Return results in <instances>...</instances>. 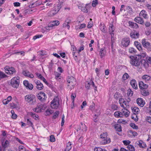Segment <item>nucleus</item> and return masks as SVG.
<instances>
[{
  "label": "nucleus",
  "instance_id": "1",
  "mask_svg": "<svg viewBox=\"0 0 151 151\" xmlns=\"http://www.w3.org/2000/svg\"><path fill=\"white\" fill-rule=\"evenodd\" d=\"M68 86L70 90L73 89L76 84V79L73 76H68L67 78Z\"/></svg>",
  "mask_w": 151,
  "mask_h": 151
},
{
  "label": "nucleus",
  "instance_id": "2",
  "mask_svg": "<svg viewBox=\"0 0 151 151\" xmlns=\"http://www.w3.org/2000/svg\"><path fill=\"white\" fill-rule=\"evenodd\" d=\"M130 63L132 65L136 67H138L140 63L139 58L137 56H130Z\"/></svg>",
  "mask_w": 151,
  "mask_h": 151
},
{
  "label": "nucleus",
  "instance_id": "3",
  "mask_svg": "<svg viewBox=\"0 0 151 151\" xmlns=\"http://www.w3.org/2000/svg\"><path fill=\"white\" fill-rule=\"evenodd\" d=\"M19 83V77L18 76L14 77L11 80L10 84L14 88L18 87Z\"/></svg>",
  "mask_w": 151,
  "mask_h": 151
},
{
  "label": "nucleus",
  "instance_id": "4",
  "mask_svg": "<svg viewBox=\"0 0 151 151\" xmlns=\"http://www.w3.org/2000/svg\"><path fill=\"white\" fill-rule=\"evenodd\" d=\"M59 105V100L58 97H55L51 102L50 106L52 109H57Z\"/></svg>",
  "mask_w": 151,
  "mask_h": 151
},
{
  "label": "nucleus",
  "instance_id": "5",
  "mask_svg": "<svg viewBox=\"0 0 151 151\" xmlns=\"http://www.w3.org/2000/svg\"><path fill=\"white\" fill-rule=\"evenodd\" d=\"M35 96L33 94H27L24 97V100L28 103H32L35 101Z\"/></svg>",
  "mask_w": 151,
  "mask_h": 151
},
{
  "label": "nucleus",
  "instance_id": "6",
  "mask_svg": "<svg viewBox=\"0 0 151 151\" xmlns=\"http://www.w3.org/2000/svg\"><path fill=\"white\" fill-rule=\"evenodd\" d=\"M142 43L143 47L147 49L148 51H151V45L148 42H146L145 39L142 40Z\"/></svg>",
  "mask_w": 151,
  "mask_h": 151
},
{
  "label": "nucleus",
  "instance_id": "7",
  "mask_svg": "<svg viewBox=\"0 0 151 151\" xmlns=\"http://www.w3.org/2000/svg\"><path fill=\"white\" fill-rule=\"evenodd\" d=\"M130 42V39L129 37H124L122 40L120 44L122 46L126 47L129 45Z\"/></svg>",
  "mask_w": 151,
  "mask_h": 151
},
{
  "label": "nucleus",
  "instance_id": "8",
  "mask_svg": "<svg viewBox=\"0 0 151 151\" xmlns=\"http://www.w3.org/2000/svg\"><path fill=\"white\" fill-rule=\"evenodd\" d=\"M37 96L38 99L41 101H45L47 98L46 95L43 92L39 93L37 95Z\"/></svg>",
  "mask_w": 151,
  "mask_h": 151
},
{
  "label": "nucleus",
  "instance_id": "9",
  "mask_svg": "<svg viewBox=\"0 0 151 151\" xmlns=\"http://www.w3.org/2000/svg\"><path fill=\"white\" fill-rule=\"evenodd\" d=\"M4 69L6 73L8 74H12L16 72L15 69L13 67H9L6 66L4 67Z\"/></svg>",
  "mask_w": 151,
  "mask_h": 151
},
{
  "label": "nucleus",
  "instance_id": "10",
  "mask_svg": "<svg viewBox=\"0 0 151 151\" xmlns=\"http://www.w3.org/2000/svg\"><path fill=\"white\" fill-rule=\"evenodd\" d=\"M45 109V106L44 104H38L37 107L34 108L33 110L37 112H40L42 110H44Z\"/></svg>",
  "mask_w": 151,
  "mask_h": 151
},
{
  "label": "nucleus",
  "instance_id": "11",
  "mask_svg": "<svg viewBox=\"0 0 151 151\" xmlns=\"http://www.w3.org/2000/svg\"><path fill=\"white\" fill-rule=\"evenodd\" d=\"M135 144L138 145L140 148H145L147 147L146 143L141 140L137 141L136 142Z\"/></svg>",
  "mask_w": 151,
  "mask_h": 151
},
{
  "label": "nucleus",
  "instance_id": "12",
  "mask_svg": "<svg viewBox=\"0 0 151 151\" xmlns=\"http://www.w3.org/2000/svg\"><path fill=\"white\" fill-rule=\"evenodd\" d=\"M115 30L113 24L110 25L109 27V32L111 35V41H112V38H114V31Z\"/></svg>",
  "mask_w": 151,
  "mask_h": 151
},
{
  "label": "nucleus",
  "instance_id": "13",
  "mask_svg": "<svg viewBox=\"0 0 151 151\" xmlns=\"http://www.w3.org/2000/svg\"><path fill=\"white\" fill-rule=\"evenodd\" d=\"M23 83L27 89L32 90L33 88V85L31 83H29V82L25 80L24 81Z\"/></svg>",
  "mask_w": 151,
  "mask_h": 151
},
{
  "label": "nucleus",
  "instance_id": "14",
  "mask_svg": "<svg viewBox=\"0 0 151 151\" xmlns=\"http://www.w3.org/2000/svg\"><path fill=\"white\" fill-rule=\"evenodd\" d=\"M88 5V4H86L85 5L83 4L79 6L78 7L83 12L87 13L88 12L87 9Z\"/></svg>",
  "mask_w": 151,
  "mask_h": 151
},
{
  "label": "nucleus",
  "instance_id": "15",
  "mask_svg": "<svg viewBox=\"0 0 151 151\" xmlns=\"http://www.w3.org/2000/svg\"><path fill=\"white\" fill-rule=\"evenodd\" d=\"M137 104L141 107H143L145 104V101L142 98H138L137 100Z\"/></svg>",
  "mask_w": 151,
  "mask_h": 151
},
{
  "label": "nucleus",
  "instance_id": "16",
  "mask_svg": "<svg viewBox=\"0 0 151 151\" xmlns=\"http://www.w3.org/2000/svg\"><path fill=\"white\" fill-rule=\"evenodd\" d=\"M139 88L141 90L147 89L148 87V85L145 84L142 81H141L139 82Z\"/></svg>",
  "mask_w": 151,
  "mask_h": 151
},
{
  "label": "nucleus",
  "instance_id": "17",
  "mask_svg": "<svg viewBox=\"0 0 151 151\" xmlns=\"http://www.w3.org/2000/svg\"><path fill=\"white\" fill-rule=\"evenodd\" d=\"M139 35V32H136V31L132 32L130 34V36L132 38H138Z\"/></svg>",
  "mask_w": 151,
  "mask_h": 151
},
{
  "label": "nucleus",
  "instance_id": "18",
  "mask_svg": "<svg viewBox=\"0 0 151 151\" xmlns=\"http://www.w3.org/2000/svg\"><path fill=\"white\" fill-rule=\"evenodd\" d=\"M121 111L122 113L123 116H125L126 117H128L129 115L130 112L126 108H124L122 109L121 110Z\"/></svg>",
  "mask_w": 151,
  "mask_h": 151
},
{
  "label": "nucleus",
  "instance_id": "19",
  "mask_svg": "<svg viewBox=\"0 0 151 151\" xmlns=\"http://www.w3.org/2000/svg\"><path fill=\"white\" fill-rule=\"evenodd\" d=\"M22 73L24 76L28 77L31 78H32L34 77V76L33 74L27 70H24L22 72Z\"/></svg>",
  "mask_w": 151,
  "mask_h": 151
},
{
  "label": "nucleus",
  "instance_id": "20",
  "mask_svg": "<svg viewBox=\"0 0 151 151\" xmlns=\"http://www.w3.org/2000/svg\"><path fill=\"white\" fill-rule=\"evenodd\" d=\"M139 16L142 17L145 19H147L148 17V14L146 11L144 10H142L140 12Z\"/></svg>",
  "mask_w": 151,
  "mask_h": 151
},
{
  "label": "nucleus",
  "instance_id": "21",
  "mask_svg": "<svg viewBox=\"0 0 151 151\" xmlns=\"http://www.w3.org/2000/svg\"><path fill=\"white\" fill-rule=\"evenodd\" d=\"M71 22V21L70 19H67L64 22L63 24V27H67L68 29H69L70 28V26L69 24Z\"/></svg>",
  "mask_w": 151,
  "mask_h": 151
},
{
  "label": "nucleus",
  "instance_id": "22",
  "mask_svg": "<svg viewBox=\"0 0 151 151\" xmlns=\"http://www.w3.org/2000/svg\"><path fill=\"white\" fill-rule=\"evenodd\" d=\"M128 24L129 26L132 28L137 29L139 27L138 24L136 23L129 21Z\"/></svg>",
  "mask_w": 151,
  "mask_h": 151
},
{
  "label": "nucleus",
  "instance_id": "23",
  "mask_svg": "<svg viewBox=\"0 0 151 151\" xmlns=\"http://www.w3.org/2000/svg\"><path fill=\"white\" fill-rule=\"evenodd\" d=\"M135 22L141 24H144V20L141 17H136L134 19Z\"/></svg>",
  "mask_w": 151,
  "mask_h": 151
},
{
  "label": "nucleus",
  "instance_id": "24",
  "mask_svg": "<svg viewBox=\"0 0 151 151\" xmlns=\"http://www.w3.org/2000/svg\"><path fill=\"white\" fill-rule=\"evenodd\" d=\"M110 142V138L107 137L103 139L101 143V145H104L109 144Z\"/></svg>",
  "mask_w": 151,
  "mask_h": 151
},
{
  "label": "nucleus",
  "instance_id": "25",
  "mask_svg": "<svg viewBox=\"0 0 151 151\" xmlns=\"http://www.w3.org/2000/svg\"><path fill=\"white\" fill-rule=\"evenodd\" d=\"M106 51L104 48H101L99 54L101 58L104 57L106 55Z\"/></svg>",
  "mask_w": 151,
  "mask_h": 151
},
{
  "label": "nucleus",
  "instance_id": "26",
  "mask_svg": "<svg viewBox=\"0 0 151 151\" xmlns=\"http://www.w3.org/2000/svg\"><path fill=\"white\" fill-rule=\"evenodd\" d=\"M37 88L39 90H41L43 88V84L39 81H37L36 82Z\"/></svg>",
  "mask_w": 151,
  "mask_h": 151
},
{
  "label": "nucleus",
  "instance_id": "27",
  "mask_svg": "<svg viewBox=\"0 0 151 151\" xmlns=\"http://www.w3.org/2000/svg\"><path fill=\"white\" fill-rule=\"evenodd\" d=\"M130 84L132 88L135 89L138 88L137 84L136 81L134 79H132L130 81Z\"/></svg>",
  "mask_w": 151,
  "mask_h": 151
},
{
  "label": "nucleus",
  "instance_id": "28",
  "mask_svg": "<svg viewBox=\"0 0 151 151\" xmlns=\"http://www.w3.org/2000/svg\"><path fill=\"white\" fill-rule=\"evenodd\" d=\"M122 112L120 111H116L114 113V116L116 118H119V117L122 118L123 117V114Z\"/></svg>",
  "mask_w": 151,
  "mask_h": 151
},
{
  "label": "nucleus",
  "instance_id": "29",
  "mask_svg": "<svg viewBox=\"0 0 151 151\" xmlns=\"http://www.w3.org/2000/svg\"><path fill=\"white\" fill-rule=\"evenodd\" d=\"M134 44L138 50L140 51H142V47L140 43L137 41H135L134 42Z\"/></svg>",
  "mask_w": 151,
  "mask_h": 151
},
{
  "label": "nucleus",
  "instance_id": "30",
  "mask_svg": "<svg viewBox=\"0 0 151 151\" xmlns=\"http://www.w3.org/2000/svg\"><path fill=\"white\" fill-rule=\"evenodd\" d=\"M142 79L146 82L149 81L151 78V76L147 75H144L142 77Z\"/></svg>",
  "mask_w": 151,
  "mask_h": 151
},
{
  "label": "nucleus",
  "instance_id": "31",
  "mask_svg": "<svg viewBox=\"0 0 151 151\" xmlns=\"http://www.w3.org/2000/svg\"><path fill=\"white\" fill-rule=\"evenodd\" d=\"M81 126H80V128L79 129H78L77 131H78V130H81L83 132H86L87 130V127L85 124H83L82 122H81Z\"/></svg>",
  "mask_w": 151,
  "mask_h": 151
},
{
  "label": "nucleus",
  "instance_id": "32",
  "mask_svg": "<svg viewBox=\"0 0 151 151\" xmlns=\"http://www.w3.org/2000/svg\"><path fill=\"white\" fill-rule=\"evenodd\" d=\"M49 23L51 26L53 27L54 26H58L60 24V23L59 21L56 20L53 21Z\"/></svg>",
  "mask_w": 151,
  "mask_h": 151
},
{
  "label": "nucleus",
  "instance_id": "33",
  "mask_svg": "<svg viewBox=\"0 0 151 151\" xmlns=\"http://www.w3.org/2000/svg\"><path fill=\"white\" fill-rule=\"evenodd\" d=\"M141 94L144 96H146L149 95V92L147 89L141 90Z\"/></svg>",
  "mask_w": 151,
  "mask_h": 151
},
{
  "label": "nucleus",
  "instance_id": "34",
  "mask_svg": "<svg viewBox=\"0 0 151 151\" xmlns=\"http://www.w3.org/2000/svg\"><path fill=\"white\" fill-rule=\"evenodd\" d=\"M131 9L130 6H127L126 7L124 5H122L121 6L120 11L122 12V11H125L126 10H129Z\"/></svg>",
  "mask_w": 151,
  "mask_h": 151
},
{
  "label": "nucleus",
  "instance_id": "35",
  "mask_svg": "<svg viewBox=\"0 0 151 151\" xmlns=\"http://www.w3.org/2000/svg\"><path fill=\"white\" fill-rule=\"evenodd\" d=\"M1 143L2 147L4 148L7 147L9 145V142L7 140H6L4 142L2 141Z\"/></svg>",
  "mask_w": 151,
  "mask_h": 151
},
{
  "label": "nucleus",
  "instance_id": "36",
  "mask_svg": "<svg viewBox=\"0 0 151 151\" xmlns=\"http://www.w3.org/2000/svg\"><path fill=\"white\" fill-rule=\"evenodd\" d=\"M71 144L70 142H69L67 143L66 147L64 151H70L72 148Z\"/></svg>",
  "mask_w": 151,
  "mask_h": 151
},
{
  "label": "nucleus",
  "instance_id": "37",
  "mask_svg": "<svg viewBox=\"0 0 151 151\" xmlns=\"http://www.w3.org/2000/svg\"><path fill=\"white\" fill-rule=\"evenodd\" d=\"M132 109L133 114H138L140 110L137 107H134Z\"/></svg>",
  "mask_w": 151,
  "mask_h": 151
},
{
  "label": "nucleus",
  "instance_id": "38",
  "mask_svg": "<svg viewBox=\"0 0 151 151\" xmlns=\"http://www.w3.org/2000/svg\"><path fill=\"white\" fill-rule=\"evenodd\" d=\"M146 60L147 63H145L144 64V66L145 68H147L148 67V63L151 64V57H147L146 58Z\"/></svg>",
  "mask_w": 151,
  "mask_h": 151
},
{
  "label": "nucleus",
  "instance_id": "39",
  "mask_svg": "<svg viewBox=\"0 0 151 151\" xmlns=\"http://www.w3.org/2000/svg\"><path fill=\"white\" fill-rule=\"evenodd\" d=\"M114 128L116 129V131L120 132L122 131V127L121 126L118 124H116L114 126Z\"/></svg>",
  "mask_w": 151,
  "mask_h": 151
},
{
  "label": "nucleus",
  "instance_id": "40",
  "mask_svg": "<svg viewBox=\"0 0 151 151\" xmlns=\"http://www.w3.org/2000/svg\"><path fill=\"white\" fill-rule=\"evenodd\" d=\"M129 52L131 54H135L137 52L136 50L133 47H130L129 49Z\"/></svg>",
  "mask_w": 151,
  "mask_h": 151
},
{
  "label": "nucleus",
  "instance_id": "41",
  "mask_svg": "<svg viewBox=\"0 0 151 151\" xmlns=\"http://www.w3.org/2000/svg\"><path fill=\"white\" fill-rule=\"evenodd\" d=\"M32 10L30 9H26L24 10L23 14L24 15H25L27 14H29L32 13Z\"/></svg>",
  "mask_w": 151,
  "mask_h": 151
},
{
  "label": "nucleus",
  "instance_id": "42",
  "mask_svg": "<svg viewBox=\"0 0 151 151\" xmlns=\"http://www.w3.org/2000/svg\"><path fill=\"white\" fill-rule=\"evenodd\" d=\"M125 101L124 99L123 98H120L119 99V103L120 104L121 106L123 108H125V106L123 104Z\"/></svg>",
  "mask_w": 151,
  "mask_h": 151
},
{
  "label": "nucleus",
  "instance_id": "43",
  "mask_svg": "<svg viewBox=\"0 0 151 151\" xmlns=\"http://www.w3.org/2000/svg\"><path fill=\"white\" fill-rule=\"evenodd\" d=\"M30 115L35 120L39 119V116L38 115L36 114L35 113L31 112Z\"/></svg>",
  "mask_w": 151,
  "mask_h": 151
},
{
  "label": "nucleus",
  "instance_id": "44",
  "mask_svg": "<svg viewBox=\"0 0 151 151\" xmlns=\"http://www.w3.org/2000/svg\"><path fill=\"white\" fill-rule=\"evenodd\" d=\"M127 94L128 96L131 97L132 96L133 94V92L131 89H129L127 90Z\"/></svg>",
  "mask_w": 151,
  "mask_h": 151
},
{
  "label": "nucleus",
  "instance_id": "45",
  "mask_svg": "<svg viewBox=\"0 0 151 151\" xmlns=\"http://www.w3.org/2000/svg\"><path fill=\"white\" fill-rule=\"evenodd\" d=\"M107 133L106 132L103 133L100 135L101 138L102 139H105L106 138H107Z\"/></svg>",
  "mask_w": 151,
  "mask_h": 151
},
{
  "label": "nucleus",
  "instance_id": "46",
  "mask_svg": "<svg viewBox=\"0 0 151 151\" xmlns=\"http://www.w3.org/2000/svg\"><path fill=\"white\" fill-rule=\"evenodd\" d=\"M60 9V7L59 6H57L54 8V9L52 10L53 12L55 13V15L56 14Z\"/></svg>",
  "mask_w": 151,
  "mask_h": 151
},
{
  "label": "nucleus",
  "instance_id": "47",
  "mask_svg": "<svg viewBox=\"0 0 151 151\" xmlns=\"http://www.w3.org/2000/svg\"><path fill=\"white\" fill-rule=\"evenodd\" d=\"M53 111L51 110L47 109L45 113L46 115H50L53 113Z\"/></svg>",
  "mask_w": 151,
  "mask_h": 151
},
{
  "label": "nucleus",
  "instance_id": "48",
  "mask_svg": "<svg viewBox=\"0 0 151 151\" xmlns=\"http://www.w3.org/2000/svg\"><path fill=\"white\" fill-rule=\"evenodd\" d=\"M59 114V111H56L54 113L53 115L52 116V118L54 119H56L58 116Z\"/></svg>",
  "mask_w": 151,
  "mask_h": 151
},
{
  "label": "nucleus",
  "instance_id": "49",
  "mask_svg": "<svg viewBox=\"0 0 151 151\" xmlns=\"http://www.w3.org/2000/svg\"><path fill=\"white\" fill-rule=\"evenodd\" d=\"M146 54L145 52H142L141 53L140 55H137V57H138L139 58H143L146 56Z\"/></svg>",
  "mask_w": 151,
  "mask_h": 151
},
{
  "label": "nucleus",
  "instance_id": "50",
  "mask_svg": "<svg viewBox=\"0 0 151 151\" xmlns=\"http://www.w3.org/2000/svg\"><path fill=\"white\" fill-rule=\"evenodd\" d=\"M129 77L128 74L126 73L123 75L122 78V80L125 81Z\"/></svg>",
  "mask_w": 151,
  "mask_h": 151
},
{
  "label": "nucleus",
  "instance_id": "51",
  "mask_svg": "<svg viewBox=\"0 0 151 151\" xmlns=\"http://www.w3.org/2000/svg\"><path fill=\"white\" fill-rule=\"evenodd\" d=\"M117 122L119 123H122L123 124H126L127 122L122 119H120L118 120Z\"/></svg>",
  "mask_w": 151,
  "mask_h": 151
},
{
  "label": "nucleus",
  "instance_id": "52",
  "mask_svg": "<svg viewBox=\"0 0 151 151\" xmlns=\"http://www.w3.org/2000/svg\"><path fill=\"white\" fill-rule=\"evenodd\" d=\"M127 148L130 151H135L134 147L132 145H130L127 146Z\"/></svg>",
  "mask_w": 151,
  "mask_h": 151
},
{
  "label": "nucleus",
  "instance_id": "53",
  "mask_svg": "<svg viewBox=\"0 0 151 151\" xmlns=\"http://www.w3.org/2000/svg\"><path fill=\"white\" fill-rule=\"evenodd\" d=\"M132 118L136 122L137 121L138 119V117L136 114H133L132 116Z\"/></svg>",
  "mask_w": 151,
  "mask_h": 151
},
{
  "label": "nucleus",
  "instance_id": "54",
  "mask_svg": "<svg viewBox=\"0 0 151 151\" xmlns=\"http://www.w3.org/2000/svg\"><path fill=\"white\" fill-rule=\"evenodd\" d=\"M11 112L12 114V118L13 119H16L17 117V116L16 114H15L14 111L13 110H12L11 111Z\"/></svg>",
  "mask_w": 151,
  "mask_h": 151
},
{
  "label": "nucleus",
  "instance_id": "55",
  "mask_svg": "<svg viewBox=\"0 0 151 151\" xmlns=\"http://www.w3.org/2000/svg\"><path fill=\"white\" fill-rule=\"evenodd\" d=\"M94 151H107L105 149H103L99 147H96L94 149Z\"/></svg>",
  "mask_w": 151,
  "mask_h": 151
},
{
  "label": "nucleus",
  "instance_id": "56",
  "mask_svg": "<svg viewBox=\"0 0 151 151\" xmlns=\"http://www.w3.org/2000/svg\"><path fill=\"white\" fill-rule=\"evenodd\" d=\"M123 142L124 143V144L125 145H126V146L128 145H128H130L129 144H130V143H131V142H130V141L129 140H123Z\"/></svg>",
  "mask_w": 151,
  "mask_h": 151
},
{
  "label": "nucleus",
  "instance_id": "57",
  "mask_svg": "<svg viewBox=\"0 0 151 151\" xmlns=\"http://www.w3.org/2000/svg\"><path fill=\"white\" fill-rule=\"evenodd\" d=\"M128 133H130L131 135L134 136H136L137 135V133L135 131H133L132 130H130L128 132Z\"/></svg>",
  "mask_w": 151,
  "mask_h": 151
},
{
  "label": "nucleus",
  "instance_id": "58",
  "mask_svg": "<svg viewBox=\"0 0 151 151\" xmlns=\"http://www.w3.org/2000/svg\"><path fill=\"white\" fill-rule=\"evenodd\" d=\"M91 85V81L90 82H87L85 84V87L87 89H90Z\"/></svg>",
  "mask_w": 151,
  "mask_h": 151
},
{
  "label": "nucleus",
  "instance_id": "59",
  "mask_svg": "<svg viewBox=\"0 0 151 151\" xmlns=\"http://www.w3.org/2000/svg\"><path fill=\"white\" fill-rule=\"evenodd\" d=\"M18 149L19 151H27L25 148L22 145L19 146Z\"/></svg>",
  "mask_w": 151,
  "mask_h": 151
},
{
  "label": "nucleus",
  "instance_id": "60",
  "mask_svg": "<svg viewBox=\"0 0 151 151\" xmlns=\"http://www.w3.org/2000/svg\"><path fill=\"white\" fill-rule=\"evenodd\" d=\"M130 126L134 129H138V126L136 125L134 123H131L130 124Z\"/></svg>",
  "mask_w": 151,
  "mask_h": 151
},
{
  "label": "nucleus",
  "instance_id": "61",
  "mask_svg": "<svg viewBox=\"0 0 151 151\" xmlns=\"http://www.w3.org/2000/svg\"><path fill=\"white\" fill-rule=\"evenodd\" d=\"M55 15V13H54L52 10L50 11L47 13V15L49 17H52L54 16Z\"/></svg>",
  "mask_w": 151,
  "mask_h": 151
},
{
  "label": "nucleus",
  "instance_id": "62",
  "mask_svg": "<svg viewBox=\"0 0 151 151\" xmlns=\"http://www.w3.org/2000/svg\"><path fill=\"white\" fill-rule=\"evenodd\" d=\"M27 123L28 125L30 126L31 127H34V125L33 124V123L29 119H27Z\"/></svg>",
  "mask_w": 151,
  "mask_h": 151
},
{
  "label": "nucleus",
  "instance_id": "63",
  "mask_svg": "<svg viewBox=\"0 0 151 151\" xmlns=\"http://www.w3.org/2000/svg\"><path fill=\"white\" fill-rule=\"evenodd\" d=\"M118 108V106L116 105L113 104L111 105V109L113 111L116 110Z\"/></svg>",
  "mask_w": 151,
  "mask_h": 151
},
{
  "label": "nucleus",
  "instance_id": "64",
  "mask_svg": "<svg viewBox=\"0 0 151 151\" xmlns=\"http://www.w3.org/2000/svg\"><path fill=\"white\" fill-rule=\"evenodd\" d=\"M36 75L37 76V78L41 80L44 78V77L42 75L38 73H35Z\"/></svg>",
  "mask_w": 151,
  "mask_h": 151
}]
</instances>
